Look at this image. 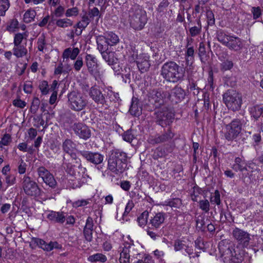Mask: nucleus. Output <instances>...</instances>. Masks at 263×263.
Wrapping results in <instances>:
<instances>
[{"label": "nucleus", "instance_id": "obj_49", "mask_svg": "<svg viewBox=\"0 0 263 263\" xmlns=\"http://www.w3.org/2000/svg\"><path fill=\"white\" fill-rule=\"evenodd\" d=\"M209 8H206V15L207 18V23L208 25L213 26L215 24V17L212 11L208 9Z\"/></svg>", "mask_w": 263, "mask_h": 263}, {"label": "nucleus", "instance_id": "obj_50", "mask_svg": "<svg viewBox=\"0 0 263 263\" xmlns=\"http://www.w3.org/2000/svg\"><path fill=\"white\" fill-rule=\"evenodd\" d=\"M85 15L88 16L90 21L93 20L94 17L96 16H99V17L100 16V11L97 7H93L92 9H90L88 13H86Z\"/></svg>", "mask_w": 263, "mask_h": 263}, {"label": "nucleus", "instance_id": "obj_53", "mask_svg": "<svg viewBox=\"0 0 263 263\" xmlns=\"http://www.w3.org/2000/svg\"><path fill=\"white\" fill-rule=\"evenodd\" d=\"M106 99H109L110 101H117L119 99V95L118 93L115 92L111 90H108L106 97Z\"/></svg>", "mask_w": 263, "mask_h": 263}, {"label": "nucleus", "instance_id": "obj_27", "mask_svg": "<svg viewBox=\"0 0 263 263\" xmlns=\"http://www.w3.org/2000/svg\"><path fill=\"white\" fill-rule=\"evenodd\" d=\"M12 51L13 55L17 58H22L26 55L28 53L26 48V43L22 45H14Z\"/></svg>", "mask_w": 263, "mask_h": 263}, {"label": "nucleus", "instance_id": "obj_16", "mask_svg": "<svg viewBox=\"0 0 263 263\" xmlns=\"http://www.w3.org/2000/svg\"><path fill=\"white\" fill-rule=\"evenodd\" d=\"M174 136V134L171 130L168 129L166 132L161 135H158L149 137L147 141L149 144L155 145L169 141L172 139Z\"/></svg>", "mask_w": 263, "mask_h": 263}, {"label": "nucleus", "instance_id": "obj_14", "mask_svg": "<svg viewBox=\"0 0 263 263\" xmlns=\"http://www.w3.org/2000/svg\"><path fill=\"white\" fill-rule=\"evenodd\" d=\"M72 129L80 138L87 140L90 137V130L82 123H74L72 126Z\"/></svg>", "mask_w": 263, "mask_h": 263}, {"label": "nucleus", "instance_id": "obj_2", "mask_svg": "<svg viewBox=\"0 0 263 263\" xmlns=\"http://www.w3.org/2000/svg\"><path fill=\"white\" fill-rule=\"evenodd\" d=\"M160 75L167 82L177 83L183 79L184 71L175 62L170 61L162 66Z\"/></svg>", "mask_w": 263, "mask_h": 263}, {"label": "nucleus", "instance_id": "obj_37", "mask_svg": "<svg viewBox=\"0 0 263 263\" xmlns=\"http://www.w3.org/2000/svg\"><path fill=\"white\" fill-rule=\"evenodd\" d=\"M88 260L91 262L100 261L105 262L107 260V257L105 255L101 253H96L90 255L88 258Z\"/></svg>", "mask_w": 263, "mask_h": 263}, {"label": "nucleus", "instance_id": "obj_58", "mask_svg": "<svg viewBox=\"0 0 263 263\" xmlns=\"http://www.w3.org/2000/svg\"><path fill=\"white\" fill-rule=\"evenodd\" d=\"M243 260V257L240 254H236L235 251L230 261L233 263H241Z\"/></svg>", "mask_w": 263, "mask_h": 263}, {"label": "nucleus", "instance_id": "obj_28", "mask_svg": "<svg viewBox=\"0 0 263 263\" xmlns=\"http://www.w3.org/2000/svg\"><path fill=\"white\" fill-rule=\"evenodd\" d=\"M136 63L139 70L142 73L147 71L151 66L149 61L147 57L138 58L136 61Z\"/></svg>", "mask_w": 263, "mask_h": 263}, {"label": "nucleus", "instance_id": "obj_30", "mask_svg": "<svg viewBox=\"0 0 263 263\" xmlns=\"http://www.w3.org/2000/svg\"><path fill=\"white\" fill-rule=\"evenodd\" d=\"M96 42L97 43V48L101 53L108 50L109 44H108L105 36L102 35L97 36Z\"/></svg>", "mask_w": 263, "mask_h": 263}, {"label": "nucleus", "instance_id": "obj_46", "mask_svg": "<svg viewBox=\"0 0 263 263\" xmlns=\"http://www.w3.org/2000/svg\"><path fill=\"white\" fill-rule=\"evenodd\" d=\"M43 182L52 189H55L58 186V183L52 174L51 175H49V177H48Z\"/></svg>", "mask_w": 263, "mask_h": 263}, {"label": "nucleus", "instance_id": "obj_11", "mask_svg": "<svg viewBox=\"0 0 263 263\" xmlns=\"http://www.w3.org/2000/svg\"><path fill=\"white\" fill-rule=\"evenodd\" d=\"M232 235L237 242L243 247L249 246L251 237L250 234L247 231L236 227L233 230Z\"/></svg>", "mask_w": 263, "mask_h": 263}, {"label": "nucleus", "instance_id": "obj_61", "mask_svg": "<svg viewBox=\"0 0 263 263\" xmlns=\"http://www.w3.org/2000/svg\"><path fill=\"white\" fill-rule=\"evenodd\" d=\"M24 39V36L23 33H18L15 34L14 37V45H22V43Z\"/></svg>", "mask_w": 263, "mask_h": 263}, {"label": "nucleus", "instance_id": "obj_35", "mask_svg": "<svg viewBox=\"0 0 263 263\" xmlns=\"http://www.w3.org/2000/svg\"><path fill=\"white\" fill-rule=\"evenodd\" d=\"M204 44L203 42L200 43L198 48V55L201 62L204 64L206 63L208 60Z\"/></svg>", "mask_w": 263, "mask_h": 263}, {"label": "nucleus", "instance_id": "obj_40", "mask_svg": "<svg viewBox=\"0 0 263 263\" xmlns=\"http://www.w3.org/2000/svg\"><path fill=\"white\" fill-rule=\"evenodd\" d=\"M36 12L32 9L28 10L24 15V21L26 23H29L34 20L36 15Z\"/></svg>", "mask_w": 263, "mask_h": 263}, {"label": "nucleus", "instance_id": "obj_17", "mask_svg": "<svg viewBox=\"0 0 263 263\" xmlns=\"http://www.w3.org/2000/svg\"><path fill=\"white\" fill-rule=\"evenodd\" d=\"M185 96L184 90L178 86H176L171 92H168L167 99L175 103H178L184 99Z\"/></svg>", "mask_w": 263, "mask_h": 263}, {"label": "nucleus", "instance_id": "obj_48", "mask_svg": "<svg viewBox=\"0 0 263 263\" xmlns=\"http://www.w3.org/2000/svg\"><path fill=\"white\" fill-rule=\"evenodd\" d=\"M234 66V64L231 60H227L222 62L220 64V70L224 71L231 70Z\"/></svg>", "mask_w": 263, "mask_h": 263}, {"label": "nucleus", "instance_id": "obj_24", "mask_svg": "<svg viewBox=\"0 0 263 263\" xmlns=\"http://www.w3.org/2000/svg\"><path fill=\"white\" fill-rule=\"evenodd\" d=\"M165 219V214L162 212L156 213L151 217L150 224L156 229L159 228L163 223Z\"/></svg>", "mask_w": 263, "mask_h": 263}, {"label": "nucleus", "instance_id": "obj_64", "mask_svg": "<svg viewBox=\"0 0 263 263\" xmlns=\"http://www.w3.org/2000/svg\"><path fill=\"white\" fill-rule=\"evenodd\" d=\"M65 8L62 6H59L54 11V15L57 17H61L63 16Z\"/></svg>", "mask_w": 263, "mask_h": 263}, {"label": "nucleus", "instance_id": "obj_55", "mask_svg": "<svg viewBox=\"0 0 263 263\" xmlns=\"http://www.w3.org/2000/svg\"><path fill=\"white\" fill-rule=\"evenodd\" d=\"M40 104V100L37 98H34L32 101L30 107L31 112L35 114L39 109Z\"/></svg>", "mask_w": 263, "mask_h": 263}, {"label": "nucleus", "instance_id": "obj_56", "mask_svg": "<svg viewBox=\"0 0 263 263\" xmlns=\"http://www.w3.org/2000/svg\"><path fill=\"white\" fill-rule=\"evenodd\" d=\"M199 208L205 213L210 210V203L208 200H202L199 202Z\"/></svg>", "mask_w": 263, "mask_h": 263}, {"label": "nucleus", "instance_id": "obj_23", "mask_svg": "<svg viewBox=\"0 0 263 263\" xmlns=\"http://www.w3.org/2000/svg\"><path fill=\"white\" fill-rule=\"evenodd\" d=\"M129 112L133 116L138 117L142 114V107L137 98L133 97L129 108Z\"/></svg>", "mask_w": 263, "mask_h": 263}, {"label": "nucleus", "instance_id": "obj_33", "mask_svg": "<svg viewBox=\"0 0 263 263\" xmlns=\"http://www.w3.org/2000/svg\"><path fill=\"white\" fill-rule=\"evenodd\" d=\"M86 64L89 72L92 73L97 65V60L95 57L91 54H87L85 58Z\"/></svg>", "mask_w": 263, "mask_h": 263}, {"label": "nucleus", "instance_id": "obj_44", "mask_svg": "<svg viewBox=\"0 0 263 263\" xmlns=\"http://www.w3.org/2000/svg\"><path fill=\"white\" fill-rule=\"evenodd\" d=\"M9 7V0H0V15L4 16Z\"/></svg>", "mask_w": 263, "mask_h": 263}, {"label": "nucleus", "instance_id": "obj_7", "mask_svg": "<svg viewBox=\"0 0 263 263\" xmlns=\"http://www.w3.org/2000/svg\"><path fill=\"white\" fill-rule=\"evenodd\" d=\"M244 120L235 119L231 122L226 125V132L224 137L229 141L235 139L241 132L242 125Z\"/></svg>", "mask_w": 263, "mask_h": 263}, {"label": "nucleus", "instance_id": "obj_38", "mask_svg": "<svg viewBox=\"0 0 263 263\" xmlns=\"http://www.w3.org/2000/svg\"><path fill=\"white\" fill-rule=\"evenodd\" d=\"M182 200L179 198H173L165 202V205L172 208L179 209L182 206Z\"/></svg>", "mask_w": 263, "mask_h": 263}, {"label": "nucleus", "instance_id": "obj_63", "mask_svg": "<svg viewBox=\"0 0 263 263\" xmlns=\"http://www.w3.org/2000/svg\"><path fill=\"white\" fill-rule=\"evenodd\" d=\"M83 65V62L82 58L78 57L73 64V68L76 71H79Z\"/></svg>", "mask_w": 263, "mask_h": 263}, {"label": "nucleus", "instance_id": "obj_8", "mask_svg": "<svg viewBox=\"0 0 263 263\" xmlns=\"http://www.w3.org/2000/svg\"><path fill=\"white\" fill-rule=\"evenodd\" d=\"M155 115L156 123L162 127L170 125L174 119V114L166 107L158 109Z\"/></svg>", "mask_w": 263, "mask_h": 263}, {"label": "nucleus", "instance_id": "obj_12", "mask_svg": "<svg viewBox=\"0 0 263 263\" xmlns=\"http://www.w3.org/2000/svg\"><path fill=\"white\" fill-rule=\"evenodd\" d=\"M37 246L47 251H50L54 248H61L60 245L56 241H50L47 243L42 239L32 237L30 242V247L32 249H35Z\"/></svg>", "mask_w": 263, "mask_h": 263}, {"label": "nucleus", "instance_id": "obj_36", "mask_svg": "<svg viewBox=\"0 0 263 263\" xmlns=\"http://www.w3.org/2000/svg\"><path fill=\"white\" fill-rule=\"evenodd\" d=\"M105 37L109 46L116 45L119 41L118 35L112 32L107 33Z\"/></svg>", "mask_w": 263, "mask_h": 263}, {"label": "nucleus", "instance_id": "obj_54", "mask_svg": "<svg viewBox=\"0 0 263 263\" xmlns=\"http://www.w3.org/2000/svg\"><path fill=\"white\" fill-rule=\"evenodd\" d=\"M123 140L128 142H131L134 139V135L132 130H127L122 135Z\"/></svg>", "mask_w": 263, "mask_h": 263}, {"label": "nucleus", "instance_id": "obj_1", "mask_svg": "<svg viewBox=\"0 0 263 263\" xmlns=\"http://www.w3.org/2000/svg\"><path fill=\"white\" fill-rule=\"evenodd\" d=\"M126 162V154L120 149H114L109 154L107 168L114 174L119 175L125 170Z\"/></svg>", "mask_w": 263, "mask_h": 263}, {"label": "nucleus", "instance_id": "obj_39", "mask_svg": "<svg viewBox=\"0 0 263 263\" xmlns=\"http://www.w3.org/2000/svg\"><path fill=\"white\" fill-rule=\"evenodd\" d=\"M36 172L37 173L39 177L41 178L43 181H44L48 177H49V175H51L52 174L49 172V171H48L44 166H40L38 167L36 170Z\"/></svg>", "mask_w": 263, "mask_h": 263}, {"label": "nucleus", "instance_id": "obj_29", "mask_svg": "<svg viewBox=\"0 0 263 263\" xmlns=\"http://www.w3.org/2000/svg\"><path fill=\"white\" fill-rule=\"evenodd\" d=\"M103 59L108 63L111 65L117 63L118 59L116 57V53L114 52L107 50L101 53Z\"/></svg>", "mask_w": 263, "mask_h": 263}, {"label": "nucleus", "instance_id": "obj_3", "mask_svg": "<svg viewBox=\"0 0 263 263\" xmlns=\"http://www.w3.org/2000/svg\"><path fill=\"white\" fill-rule=\"evenodd\" d=\"M131 26L135 30H141L147 22L146 12L139 5H134L129 11Z\"/></svg>", "mask_w": 263, "mask_h": 263}, {"label": "nucleus", "instance_id": "obj_47", "mask_svg": "<svg viewBox=\"0 0 263 263\" xmlns=\"http://www.w3.org/2000/svg\"><path fill=\"white\" fill-rule=\"evenodd\" d=\"M187 245L184 240L177 239L175 241L174 247L175 251H179L183 249L185 250Z\"/></svg>", "mask_w": 263, "mask_h": 263}, {"label": "nucleus", "instance_id": "obj_9", "mask_svg": "<svg viewBox=\"0 0 263 263\" xmlns=\"http://www.w3.org/2000/svg\"><path fill=\"white\" fill-rule=\"evenodd\" d=\"M63 164L66 166V171L69 175L73 176L79 181L84 182L83 179H85L87 175L85 174L86 168L81 165L77 166L72 165L71 163L67 162L65 156L63 157Z\"/></svg>", "mask_w": 263, "mask_h": 263}, {"label": "nucleus", "instance_id": "obj_32", "mask_svg": "<svg viewBox=\"0 0 263 263\" xmlns=\"http://www.w3.org/2000/svg\"><path fill=\"white\" fill-rule=\"evenodd\" d=\"M216 36L217 40L226 46L231 35L227 34L224 31L219 29L217 31Z\"/></svg>", "mask_w": 263, "mask_h": 263}, {"label": "nucleus", "instance_id": "obj_41", "mask_svg": "<svg viewBox=\"0 0 263 263\" xmlns=\"http://www.w3.org/2000/svg\"><path fill=\"white\" fill-rule=\"evenodd\" d=\"M55 24L59 27L67 28L71 26L73 24V22L70 19L65 18L57 20Z\"/></svg>", "mask_w": 263, "mask_h": 263}, {"label": "nucleus", "instance_id": "obj_52", "mask_svg": "<svg viewBox=\"0 0 263 263\" xmlns=\"http://www.w3.org/2000/svg\"><path fill=\"white\" fill-rule=\"evenodd\" d=\"M185 252L188 254L190 258H195V257H198L200 251H196L195 252H194V249L192 247H190L188 245L186 246L185 248Z\"/></svg>", "mask_w": 263, "mask_h": 263}, {"label": "nucleus", "instance_id": "obj_34", "mask_svg": "<svg viewBox=\"0 0 263 263\" xmlns=\"http://www.w3.org/2000/svg\"><path fill=\"white\" fill-rule=\"evenodd\" d=\"M232 168L235 171L242 172L247 170L245 166V162L240 157H236L235 159L234 163L232 165Z\"/></svg>", "mask_w": 263, "mask_h": 263}, {"label": "nucleus", "instance_id": "obj_31", "mask_svg": "<svg viewBox=\"0 0 263 263\" xmlns=\"http://www.w3.org/2000/svg\"><path fill=\"white\" fill-rule=\"evenodd\" d=\"M80 53V50L78 48H68L65 49L63 52L62 57L63 59L70 58L74 60Z\"/></svg>", "mask_w": 263, "mask_h": 263}, {"label": "nucleus", "instance_id": "obj_59", "mask_svg": "<svg viewBox=\"0 0 263 263\" xmlns=\"http://www.w3.org/2000/svg\"><path fill=\"white\" fill-rule=\"evenodd\" d=\"M5 182L8 185H13L16 180L15 176L13 174H9L5 176Z\"/></svg>", "mask_w": 263, "mask_h": 263}, {"label": "nucleus", "instance_id": "obj_10", "mask_svg": "<svg viewBox=\"0 0 263 263\" xmlns=\"http://www.w3.org/2000/svg\"><path fill=\"white\" fill-rule=\"evenodd\" d=\"M167 91L161 89H153L149 92L148 100L150 103L158 107L163 104L167 99Z\"/></svg>", "mask_w": 263, "mask_h": 263}, {"label": "nucleus", "instance_id": "obj_5", "mask_svg": "<svg viewBox=\"0 0 263 263\" xmlns=\"http://www.w3.org/2000/svg\"><path fill=\"white\" fill-rule=\"evenodd\" d=\"M223 101L229 109L239 110L242 105V95L234 90H228L223 95Z\"/></svg>", "mask_w": 263, "mask_h": 263}, {"label": "nucleus", "instance_id": "obj_62", "mask_svg": "<svg viewBox=\"0 0 263 263\" xmlns=\"http://www.w3.org/2000/svg\"><path fill=\"white\" fill-rule=\"evenodd\" d=\"M79 13V10L77 7H73L68 9L65 13V15L67 17H70L73 16H77Z\"/></svg>", "mask_w": 263, "mask_h": 263}, {"label": "nucleus", "instance_id": "obj_57", "mask_svg": "<svg viewBox=\"0 0 263 263\" xmlns=\"http://www.w3.org/2000/svg\"><path fill=\"white\" fill-rule=\"evenodd\" d=\"M11 142V137L10 135L5 134L0 141V146L2 148L3 145H8Z\"/></svg>", "mask_w": 263, "mask_h": 263}, {"label": "nucleus", "instance_id": "obj_6", "mask_svg": "<svg viewBox=\"0 0 263 263\" xmlns=\"http://www.w3.org/2000/svg\"><path fill=\"white\" fill-rule=\"evenodd\" d=\"M22 186L24 193L28 196L36 198L42 194V190L37 183L28 176L24 175L22 179Z\"/></svg>", "mask_w": 263, "mask_h": 263}, {"label": "nucleus", "instance_id": "obj_51", "mask_svg": "<svg viewBox=\"0 0 263 263\" xmlns=\"http://www.w3.org/2000/svg\"><path fill=\"white\" fill-rule=\"evenodd\" d=\"M39 88L42 95H47L49 90L48 82L46 81H42L39 85Z\"/></svg>", "mask_w": 263, "mask_h": 263}, {"label": "nucleus", "instance_id": "obj_20", "mask_svg": "<svg viewBox=\"0 0 263 263\" xmlns=\"http://www.w3.org/2000/svg\"><path fill=\"white\" fill-rule=\"evenodd\" d=\"M226 47L230 50L239 52L243 47V41L240 38L235 35H232Z\"/></svg>", "mask_w": 263, "mask_h": 263}, {"label": "nucleus", "instance_id": "obj_15", "mask_svg": "<svg viewBox=\"0 0 263 263\" xmlns=\"http://www.w3.org/2000/svg\"><path fill=\"white\" fill-rule=\"evenodd\" d=\"M79 153L87 161L94 164H99L102 162L104 157L102 155L97 152H91L87 151H80Z\"/></svg>", "mask_w": 263, "mask_h": 263}, {"label": "nucleus", "instance_id": "obj_13", "mask_svg": "<svg viewBox=\"0 0 263 263\" xmlns=\"http://www.w3.org/2000/svg\"><path fill=\"white\" fill-rule=\"evenodd\" d=\"M120 256L119 261L120 263H129L130 256L137 254L135 245L133 243L125 242L124 247H121Z\"/></svg>", "mask_w": 263, "mask_h": 263}, {"label": "nucleus", "instance_id": "obj_26", "mask_svg": "<svg viewBox=\"0 0 263 263\" xmlns=\"http://www.w3.org/2000/svg\"><path fill=\"white\" fill-rule=\"evenodd\" d=\"M249 111L251 117L255 120H257L260 117H263V107L256 105L252 106L249 108Z\"/></svg>", "mask_w": 263, "mask_h": 263}, {"label": "nucleus", "instance_id": "obj_60", "mask_svg": "<svg viewBox=\"0 0 263 263\" xmlns=\"http://www.w3.org/2000/svg\"><path fill=\"white\" fill-rule=\"evenodd\" d=\"M211 202H214L217 205H219L221 203L220 195L218 190L215 191L214 195L211 198Z\"/></svg>", "mask_w": 263, "mask_h": 263}, {"label": "nucleus", "instance_id": "obj_43", "mask_svg": "<svg viewBox=\"0 0 263 263\" xmlns=\"http://www.w3.org/2000/svg\"><path fill=\"white\" fill-rule=\"evenodd\" d=\"M91 22L90 18L88 16L84 14L81 19V21L78 22L77 24V27L80 29H85Z\"/></svg>", "mask_w": 263, "mask_h": 263}, {"label": "nucleus", "instance_id": "obj_42", "mask_svg": "<svg viewBox=\"0 0 263 263\" xmlns=\"http://www.w3.org/2000/svg\"><path fill=\"white\" fill-rule=\"evenodd\" d=\"M37 49L39 51L43 52L46 48L47 43L45 40V35L42 34L37 39Z\"/></svg>", "mask_w": 263, "mask_h": 263}, {"label": "nucleus", "instance_id": "obj_18", "mask_svg": "<svg viewBox=\"0 0 263 263\" xmlns=\"http://www.w3.org/2000/svg\"><path fill=\"white\" fill-rule=\"evenodd\" d=\"M218 248L221 256L224 259V261H230V259L232 258L234 251H235L233 246L228 243L221 241L219 243Z\"/></svg>", "mask_w": 263, "mask_h": 263}, {"label": "nucleus", "instance_id": "obj_45", "mask_svg": "<svg viewBox=\"0 0 263 263\" xmlns=\"http://www.w3.org/2000/svg\"><path fill=\"white\" fill-rule=\"evenodd\" d=\"M149 213L147 211H144L138 218V222L140 227H143L147 222Z\"/></svg>", "mask_w": 263, "mask_h": 263}, {"label": "nucleus", "instance_id": "obj_21", "mask_svg": "<svg viewBox=\"0 0 263 263\" xmlns=\"http://www.w3.org/2000/svg\"><path fill=\"white\" fill-rule=\"evenodd\" d=\"M76 144L70 139H66L62 144V148L65 153L68 154L72 160L77 159V155L74 152Z\"/></svg>", "mask_w": 263, "mask_h": 263}, {"label": "nucleus", "instance_id": "obj_25", "mask_svg": "<svg viewBox=\"0 0 263 263\" xmlns=\"http://www.w3.org/2000/svg\"><path fill=\"white\" fill-rule=\"evenodd\" d=\"M191 26L189 27V34L192 37H195L199 35L202 30V25L200 18L196 20V22L191 24Z\"/></svg>", "mask_w": 263, "mask_h": 263}, {"label": "nucleus", "instance_id": "obj_4", "mask_svg": "<svg viewBox=\"0 0 263 263\" xmlns=\"http://www.w3.org/2000/svg\"><path fill=\"white\" fill-rule=\"evenodd\" d=\"M68 105L72 110L80 111L88 104V101L85 96L77 91H72L67 95Z\"/></svg>", "mask_w": 263, "mask_h": 263}, {"label": "nucleus", "instance_id": "obj_19", "mask_svg": "<svg viewBox=\"0 0 263 263\" xmlns=\"http://www.w3.org/2000/svg\"><path fill=\"white\" fill-rule=\"evenodd\" d=\"M89 95L94 102L97 104L104 105L106 102L105 96L98 87H91L89 92Z\"/></svg>", "mask_w": 263, "mask_h": 263}, {"label": "nucleus", "instance_id": "obj_22", "mask_svg": "<svg viewBox=\"0 0 263 263\" xmlns=\"http://www.w3.org/2000/svg\"><path fill=\"white\" fill-rule=\"evenodd\" d=\"M47 218L52 222L63 223L65 221V216L62 212L50 211L47 215Z\"/></svg>", "mask_w": 263, "mask_h": 263}]
</instances>
